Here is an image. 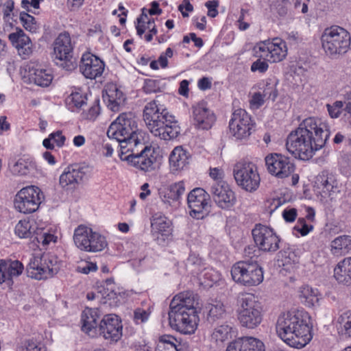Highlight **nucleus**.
I'll use <instances>...</instances> for the list:
<instances>
[{
	"instance_id": "obj_1",
	"label": "nucleus",
	"mask_w": 351,
	"mask_h": 351,
	"mask_svg": "<svg viewBox=\"0 0 351 351\" xmlns=\"http://www.w3.org/2000/svg\"><path fill=\"white\" fill-rule=\"evenodd\" d=\"M329 135V126L326 120L308 117L288 135L286 148L295 158L308 160L324 146Z\"/></svg>"
},
{
	"instance_id": "obj_2",
	"label": "nucleus",
	"mask_w": 351,
	"mask_h": 351,
	"mask_svg": "<svg viewBox=\"0 0 351 351\" xmlns=\"http://www.w3.org/2000/svg\"><path fill=\"white\" fill-rule=\"evenodd\" d=\"M276 328L278 336L293 348L301 349L313 339L311 317L303 308H292L282 313Z\"/></svg>"
},
{
	"instance_id": "obj_3",
	"label": "nucleus",
	"mask_w": 351,
	"mask_h": 351,
	"mask_svg": "<svg viewBox=\"0 0 351 351\" xmlns=\"http://www.w3.org/2000/svg\"><path fill=\"white\" fill-rule=\"evenodd\" d=\"M195 295L191 292L180 293L170 303L169 322L171 328L184 335L193 334L199 322Z\"/></svg>"
},
{
	"instance_id": "obj_4",
	"label": "nucleus",
	"mask_w": 351,
	"mask_h": 351,
	"mask_svg": "<svg viewBox=\"0 0 351 351\" xmlns=\"http://www.w3.org/2000/svg\"><path fill=\"white\" fill-rule=\"evenodd\" d=\"M107 136L119 143V153L122 154L128 152L131 147L136 148L147 141V133L138 128L136 117L132 112L119 114L110 125Z\"/></svg>"
},
{
	"instance_id": "obj_5",
	"label": "nucleus",
	"mask_w": 351,
	"mask_h": 351,
	"mask_svg": "<svg viewBox=\"0 0 351 351\" xmlns=\"http://www.w3.org/2000/svg\"><path fill=\"white\" fill-rule=\"evenodd\" d=\"M143 119L151 133L160 139L171 140L180 134L176 117L155 100L145 105Z\"/></svg>"
},
{
	"instance_id": "obj_6",
	"label": "nucleus",
	"mask_w": 351,
	"mask_h": 351,
	"mask_svg": "<svg viewBox=\"0 0 351 351\" xmlns=\"http://www.w3.org/2000/svg\"><path fill=\"white\" fill-rule=\"evenodd\" d=\"M320 40L325 55L331 59H337L347 53L351 44L350 33L338 25L325 28Z\"/></svg>"
},
{
	"instance_id": "obj_7",
	"label": "nucleus",
	"mask_w": 351,
	"mask_h": 351,
	"mask_svg": "<svg viewBox=\"0 0 351 351\" xmlns=\"http://www.w3.org/2000/svg\"><path fill=\"white\" fill-rule=\"evenodd\" d=\"M145 143L146 141L143 142L142 145L136 148L131 147L125 154L119 153V158L144 171L157 169L160 165L161 156L154 148L145 145Z\"/></svg>"
},
{
	"instance_id": "obj_8",
	"label": "nucleus",
	"mask_w": 351,
	"mask_h": 351,
	"mask_svg": "<svg viewBox=\"0 0 351 351\" xmlns=\"http://www.w3.org/2000/svg\"><path fill=\"white\" fill-rule=\"evenodd\" d=\"M237 316L240 324L249 329L256 328L261 324L263 306L254 294L245 293L240 296Z\"/></svg>"
},
{
	"instance_id": "obj_9",
	"label": "nucleus",
	"mask_w": 351,
	"mask_h": 351,
	"mask_svg": "<svg viewBox=\"0 0 351 351\" xmlns=\"http://www.w3.org/2000/svg\"><path fill=\"white\" fill-rule=\"evenodd\" d=\"M27 276L36 280L47 279L56 274L59 269L56 256L47 254H34L27 265Z\"/></svg>"
},
{
	"instance_id": "obj_10",
	"label": "nucleus",
	"mask_w": 351,
	"mask_h": 351,
	"mask_svg": "<svg viewBox=\"0 0 351 351\" xmlns=\"http://www.w3.org/2000/svg\"><path fill=\"white\" fill-rule=\"evenodd\" d=\"M232 280L245 287L258 285L263 280V271L256 262L239 261L231 268Z\"/></svg>"
},
{
	"instance_id": "obj_11",
	"label": "nucleus",
	"mask_w": 351,
	"mask_h": 351,
	"mask_svg": "<svg viewBox=\"0 0 351 351\" xmlns=\"http://www.w3.org/2000/svg\"><path fill=\"white\" fill-rule=\"evenodd\" d=\"M45 196L42 190L30 185L19 190L14 199V208L23 214H30L38 210Z\"/></svg>"
},
{
	"instance_id": "obj_12",
	"label": "nucleus",
	"mask_w": 351,
	"mask_h": 351,
	"mask_svg": "<svg viewBox=\"0 0 351 351\" xmlns=\"http://www.w3.org/2000/svg\"><path fill=\"white\" fill-rule=\"evenodd\" d=\"M286 42L280 38L258 43L253 48L254 56L270 62H279L287 56Z\"/></svg>"
},
{
	"instance_id": "obj_13",
	"label": "nucleus",
	"mask_w": 351,
	"mask_h": 351,
	"mask_svg": "<svg viewBox=\"0 0 351 351\" xmlns=\"http://www.w3.org/2000/svg\"><path fill=\"white\" fill-rule=\"evenodd\" d=\"M233 173L237 184L246 191L254 192L259 187L261 178L258 168L253 162H237L234 167Z\"/></svg>"
},
{
	"instance_id": "obj_14",
	"label": "nucleus",
	"mask_w": 351,
	"mask_h": 351,
	"mask_svg": "<svg viewBox=\"0 0 351 351\" xmlns=\"http://www.w3.org/2000/svg\"><path fill=\"white\" fill-rule=\"evenodd\" d=\"M254 127L251 116L242 108H239L232 114L229 121L230 135L239 141L247 140L252 133Z\"/></svg>"
},
{
	"instance_id": "obj_15",
	"label": "nucleus",
	"mask_w": 351,
	"mask_h": 351,
	"mask_svg": "<svg viewBox=\"0 0 351 351\" xmlns=\"http://www.w3.org/2000/svg\"><path fill=\"white\" fill-rule=\"evenodd\" d=\"M265 162L268 173L277 179H285L295 171V166L290 158L281 154H267Z\"/></svg>"
},
{
	"instance_id": "obj_16",
	"label": "nucleus",
	"mask_w": 351,
	"mask_h": 351,
	"mask_svg": "<svg viewBox=\"0 0 351 351\" xmlns=\"http://www.w3.org/2000/svg\"><path fill=\"white\" fill-rule=\"evenodd\" d=\"M209 194L202 188L193 189L187 196L190 215L195 219H203L209 213L210 207Z\"/></svg>"
},
{
	"instance_id": "obj_17",
	"label": "nucleus",
	"mask_w": 351,
	"mask_h": 351,
	"mask_svg": "<svg viewBox=\"0 0 351 351\" xmlns=\"http://www.w3.org/2000/svg\"><path fill=\"white\" fill-rule=\"evenodd\" d=\"M315 191L325 202L335 199L341 191L342 184L335 176L327 171H323L316 178Z\"/></svg>"
},
{
	"instance_id": "obj_18",
	"label": "nucleus",
	"mask_w": 351,
	"mask_h": 351,
	"mask_svg": "<svg viewBox=\"0 0 351 351\" xmlns=\"http://www.w3.org/2000/svg\"><path fill=\"white\" fill-rule=\"evenodd\" d=\"M252 236L256 247L261 251L274 252L279 248L278 236L267 226L256 225L252 230Z\"/></svg>"
},
{
	"instance_id": "obj_19",
	"label": "nucleus",
	"mask_w": 351,
	"mask_h": 351,
	"mask_svg": "<svg viewBox=\"0 0 351 351\" xmlns=\"http://www.w3.org/2000/svg\"><path fill=\"white\" fill-rule=\"evenodd\" d=\"M98 334L110 342H117L123 335L121 319L115 314L105 315L99 324Z\"/></svg>"
},
{
	"instance_id": "obj_20",
	"label": "nucleus",
	"mask_w": 351,
	"mask_h": 351,
	"mask_svg": "<svg viewBox=\"0 0 351 351\" xmlns=\"http://www.w3.org/2000/svg\"><path fill=\"white\" fill-rule=\"evenodd\" d=\"M150 221L152 236L158 243L163 244L171 235V221L161 213L152 215Z\"/></svg>"
},
{
	"instance_id": "obj_21",
	"label": "nucleus",
	"mask_w": 351,
	"mask_h": 351,
	"mask_svg": "<svg viewBox=\"0 0 351 351\" xmlns=\"http://www.w3.org/2000/svg\"><path fill=\"white\" fill-rule=\"evenodd\" d=\"M210 193L217 206L223 209H229L235 204V194L226 182L213 183Z\"/></svg>"
},
{
	"instance_id": "obj_22",
	"label": "nucleus",
	"mask_w": 351,
	"mask_h": 351,
	"mask_svg": "<svg viewBox=\"0 0 351 351\" xmlns=\"http://www.w3.org/2000/svg\"><path fill=\"white\" fill-rule=\"evenodd\" d=\"M105 63L99 57L91 53L82 55L80 64V71L87 79L94 80L100 77L104 71Z\"/></svg>"
},
{
	"instance_id": "obj_23",
	"label": "nucleus",
	"mask_w": 351,
	"mask_h": 351,
	"mask_svg": "<svg viewBox=\"0 0 351 351\" xmlns=\"http://www.w3.org/2000/svg\"><path fill=\"white\" fill-rule=\"evenodd\" d=\"M23 78L29 84H33L40 87L49 86L53 79L52 71L49 69L38 64L29 65Z\"/></svg>"
},
{
	"instance_id": "obj_24",
	"label": "nucleus",
	"mask_w": 351,
	"mask_h": 351,
	"mask_svg": "<svg viewBox=\"0 0 351 351\" xmlns=\"http://www.w3.org/2000/svg\"><path fill=\"white\" fill-rule=\"evenodd\" d=\"M59 235L60 232L57 227L40 223L37 228L35 239L39 247L47 249L50 245L57 243Z\"/></svg>"
},
{
	"instance_id": "obj_25",
	"label": "nucleus",
	"mask_w": 351,
	"mask_h": 351,
	"mask_svg": "<svg viewBox=\"0 0 351 351\" xmlns=\"http://www.w3.org/2000/svg\"><path fill=\"white\" fill-rule=\"evenodd\" d=\"M194 125L199 129L208 130L213 125L215 117L204 103H198L192 108Z\"/></svg>"
},
{
	"instance_id": "obj_26",
	"label": "nucleus",
	"mask_w": 351,
	"mask_h": 351,
	"mask_svg": "<svg viewBox=\"0 0 351 351\" xmlns=\"http://www.w3.org/2000/svg\"><path fill=\"white\" fill-rule=\"evenodd\" d=\"M191 155L182 146H177L171 152L169 156V171L178 174L187 168Z\"/></svg>"
},
{
	"instance_id": "obj_27",
	"label": "nucleus",
	"mask_w": 351,
	"mask_h": 351,
	"mask_svg": "<svg viewBox=\"0 0 351 351\" xmlns=\"http://www.w3.org/2000/svg\"><path fill=\"white\" fill-rule=\"evenodd\" d=\"M23 270L24 266L19 261H1L0 262V284L6 282L9 286L11 285L13 278L19 276Z\"/></svg>"
},
{
	"instance_id": "obj_28",
	"label": "nucleus",
	"mask_w": 351,
	"mask_h": 351,
	"mask_svg": "<svg viewBox=\"0 0 351 351\" xmlns=\"http://www.w3.org/2000/svg\"><path fill=\"white\" fill-rule=\"evenodd\" d=\"M103 97L107 107L113 112H118L125 99L122 90L114 84L106 85Z\"/></svg>"
},
{
	"instance_id": "obj_29",
	"label": "nucleus",
	"mask_w": 351,
	"mask_h": 351,
	"mask_svg": "<svg viewBox=\"0 0 351 351\" xmlns=\"http://www.w3.org/2000/svg\"><path fill=\"white\" fill-rule=\"evenodd\" d=\"M8 38L23 58H26L32 53L33 44L22 29H19L10 34Z\"/></svg>"
},
{
	"instance_id": "obj_30",
	"label": "nucleus",
	"mask_w": 351,
	"mask_h": 351,
	"mask_svg": "<svg viewBox=\"0 0 351 351\" xmlns=\"http://www.w3.org/2000/svg\"><path fill=\"white\" fill-rule=\"evenodd\" d=\"M278 263L282 274L293 273L299 267V256L293 249L287 247L278 253Z\"/></svg>"
},
{
	"instance_id": "obj_31",
	"label": "nucleus",
	"mask_w": 351,
	"mask_h": 351,
	"mask_svg": "<svg viewBox=\"0 0 351 351\" xmlns=\"http://www.w3.org/2000/svg\"><path fill=\"white\" fill-rule=\"evenodd\" d=\"M83 172L74 167H66L60 176L59 183L65 191H73L82 180Z\"/></svg>"
},
{
	"instance_id": "obj_32",
	"label": "nucleus",
	"mask_w": 351,
	"mask_h": 351,
	"mask_svg": "<svg viewBox=\"0 0 351 351\" xmlns=\"http://www.w3.org/2000/svg\"><path fill=\"white\" fill-rule=\"evenodd\" d=\"M226 351H265V346L256 338L245 337L230 343Z\"/></svg>"
},
{
	"instance_id": "obj_33",
	"label": "nucleus",
	"mask_w": 351,
	"mask_h": 351,
	"mask_svg": "<svg viewBox=\"0 0 351 351\" xmlns=\"http://www.w3.org/2000/svg\"><path fill=\"white\" fill-rule=\"evenodd\" d=\"M99 318L97 309H84L82 313V330L91 337H97L99 331Z\"/></svg>"
},
{
	"instance_id": "obj_34",
	"label": "nucleus",
	"mask_w": 351,
	"mask_h": 351,
	"mask_svg": "<svg viewBox=\"0 0 351 351\" xmlns=\"http://www.w3.org/2000/svg\"><path fill=\"white\" fill-rule=\"evenodd\" d=\"M73 47L68 33L59 34L53 43V55L56 59L66 60L71 57Z\"/></svg>"
},
{
	"instance_id": "obj_35",
	"label": "nucleus",
	"mask_w": 351,
	"mask_h": 351,
	"mask_svg": "<svg viewBox=\"0 0 351 351\" xmlns=\"http://www.w3.org/2000/svg\"><path fill=\"white\" fill-rule=\"evenodd\" d=\"M66 108L73 112H78L87 104V95L81 88H74L64 100Z\"/></svg>"
},
{
	"instance_id": "obj_36",
	"label": "nucleus",
	"mask_w": 351,
	"mask_h": 351,
	"mask_svg": "<svg viewBox=\"0 0 351 351\" xmlns=\"http://www.w3.org/2000/svg\"><path fill=\"white\" fill-rule=\"evenodd\" d=\"M298 297L306 306L315 307L319 304L322 295L317 289L303 285L298 289Z\"/></svg>"
},
{
	"instance_id": "obj_37",
	"label": "nucleus",
	"mask_w": 351,
	"mask_h": 351,
	"mask_svg": "<svg viewBox=\"0 0 351 351\" xmlns=\"http://www.w3.org/2000/svg\"><path fill=\"white\" fill-rule=\"evenodd\" d=\"M185 191V184L183 181L175 182L167 188L161 190L160 197L162 200L168 204L177 202Z\"/></svg>"
},
{
	"instance_id": "obj_38",
	"label": "nucleus",
	"mask_w": 351,
	"mask_h": 351,
	"mask_svg": "<svg viewBox=\"0 0 351 351\" xmlns=\"http://www.w3.org/2000/svg\"><path fill=\"white\" fill-rule=\"evenodd\" d=\"M330 253L335 256H342L351 251V236L341 235L334 239L330 244Z\"/></svg>"
},
{
	"instance_id": "obj_39",
	"label": "nucleus",
	"mask_w": 351,
	"mask_h": 351,
	"mask_svg": "<svg viewBox=\"0 0 351 351\" xmlns=\"http://www.w3.org/2000/svg\"><path fill=\"white\" fill-rule=\"evenodd\" d=\"M334 276L340 283L351 285V256L340 261L334 269Z\"/></svg>"
},
{
	"instance_id": "obj_40",
	"label": "nucleus",
	"mask_w": 351,
	"mask_h": 351,
	"mask_svg": "<svg viewBox=\"0 0 351 351\" xmlns=\"http://www.w3.org/2000/svg\"><path fill=\"white\" fill-rule=\"evenodd\" d=\"M108 245L106 237L99 232L93 231L88 237V243H84L82 251L87 252H98L104 250Z\"/></svg>"
},
{
	"instance_id": "obj_41",
	"label": "nucleus",
	"mask_w": 351,
	"mask_h": 351,
	"mask_svg": "<svg viewBox=\"0 0 351 351\" xmlns=\"http://www.w3.org/2000/svg\"><path fill=\"white\" fill-rule=\"evenodd\" d=\"M39 223L34 219L20 220L15 226V234L21 239H27L34 234Z\"/></svg>"
},
{
	"instance_id": "obj_42",
	"label": "nucleus",
	"mask_w": 351,
	"mask_h": 351,
	"mask_svg": "<svg viewBox=\"0 0 351 351\" xmlns=\"http://www.w3.org/2000/svg\"><path fill=\"white\" fill-rule=\"evenodd\" d=\"M94 230L92 228L86 225H79L75 228L73 235V241L75 245L80 250L84 247V243H88V237L91 236Z\"/></svg>"
},
{
	"instance_id": "obj_43",
	"label": "nucleus",
	"mask_w": 351,
	"mask_h": 351,
	"mask_svg": "<svg viewBox=\"0 0 351 351\" xmlns=\"http://www.w3.org/2000/svg\"><path fill=\"white\" fill-rule=\"evenodd\" d=\"M335 325L339 334L351 337V311L339 314L335 319Z\"/></svg>"
},
{
	"instance_id": "obj_44",
	"label": "nucleus",
	"mask_w": 351,
	"mask_h": 351,
	"mask_svg": "<svg viewBox=\"0 0 351 351\" xmlns=\"http://www.w3.org/2000/svg\"><path fill=\"white\" fill-rule=\"evenodd\" d=\"M179 344L173 336L163 335L159 337L155 351H178Z\"/></svg>"
},
{
	"instance_id": "obj_45",
	"label": "nucleus",
	"mask_w": 351,
	"mask_h": 351,
	"mask_svg": "<svg viewBox=\"0 0 351 351\" xmlns=\"http://www.w3.org/2000/svg\"><path fill=\"white\" fill-rule=\"evenodd\" d=\"M277 81L274 78H268L263 80L258 84V91H261L267 99H271L274 100L277 95L278 92L276 89Z\"/></svg>"
},
{
	"instance_id": "obj_46",
	"label": "nucleus",
	"mask_w": 351,
	"mask_h": 351,
	"mask_svg": "<svg viewBox=\"0 0 351 351\" xmlns=\"http://www.w3.org/2000/svg\"><path fill=\"white\" fill-rule=\"evenodd\" d=\"M233 330L232 327L227 324L217 326L211 335V339L217 343H223L232 337Z\"/></svg>"
},
{
	"instance_id": "obj_47",
	"label": "nucleus",
	"mask_w": 351,
	"mask_h": 351,
	"mask_svg": "<svg viewBox=\"0 0 351 351\" xmlns=\"http://www.w3.org/2000/svg\"><path fill=\"white\" fill-rule=\"evenodd\" d=\"M199 271V280L206 286H212L221 279V274L213 267H204Z\"/></svg>"
},
{
	"instance_id": "obj_48",
	"label": "nucleus",
	"mask_w": 351,
	"mask_h": 351,
	"mask_svg": "<svg viewBox=\"0 0 351 351\" xmlns=\"http://www.w3.org/2000/svg\"><path fill=\"white\" fill-rule=\"evenodd\" d=\"M66 141V137L60 130L51 133L47 138L43 141V146L47 149H53L55 146L62 147Z\"/></svg>"
},
{
	"instance_id": "obj_49",
	"label": "nucleus",
	"mask_w": 351,
	"mask_h": 351,
	"mask_svg": "<svg viewBox=\"0 0 351 351\" xmlns=\"http://www.w3.org/2000/svg\"><path fill=\"white\" fill-rule=\"evenodd\" d=\"M35 167L34 162L29 158H21L11 167L13 173L24 176Z\"/></svg>"
},
{
	"instance_id": "obj_50",
	"label": "nucleus",
	"mask_w": 351,
	"mask_h": 351,
	"mask_svg": "<svg viewBox=\"0 0 351 351\" xmlns=\"http://www.w3.org/2000/svg\"><path fill=\"white\" fill-rule=\"evenodd\" d=\"M208 308V317L213 321L223 318L226 315L224 305L221 302L216 301L215 303L209 304Z\"/></svg>"
},
{
	"instance_id": "obj_51",
	"label": "nucleus",
	"mask_w": 351,
	"mask_h": 351,
	"mask_svg": "<svg viewBox=\"0 0 351 351\" xmlns=\"http://www.w3.org/2000/svg\"><path fill=\"white\" fill-rule=\"evenodd\" d=\"M313 230V226L307 224L304 218H300L293 228V234L297 237H304L312 232Z\"/></svg>"
},
{
	"instance_id": "obj_52",
	"label": "nucleus",
	"mask_w": 351,
	"mask_h": 351,
	"mask_svg": "<svg viewBox=\"0 0 351 351\" xmlns=\"http://www.w3.org/2000/svg\"><path fill=\"white\" fill-rule=\"evenodd\" d=\"M19 19L21 23L26 30L31 32H36L38 29V25H37L34 17L30 14L25 12H22L20 13Z\"/></svg>"
},
{
	"instance_id": "obj_53",
	"label": "nucleus",
	"mask_w": 351,
	"mask_h": 351,
	"mask_svg": "<svg viewBox=\"0 0 351 351\" xmlns=\"http://www.w3.org/2000/svg\"><path fill=\"white\" fill-rule=\"evenodd\" d=\"M326 106L328 114L332 119H337L339 117L341 112L344 111V106L342 101H335L332 104H326Z\"/></svg>"
},
{
	"instance_id": "obj_54",
	"label": "nucleus",
	"mask_w": 351,
	"mask_h": 351,
	"mask_svg": "<svg viewBox=\"0 0 351 351\" xmlns=\"http://www.w3.org/2000/svg\"><path fill=\"white\" fill-rule=\"evenodd\" d=\"M144 10H143V14L141 16L137 19V25H136V29L137 31L138 35L141 36L147 30L149 31L148 23H151L153 19H150L148 17L147 14L144 13Z\"/></svg>"
},
{
	"instance_id": "obj_55",
	"label": "nucleus",
	"mask_w": 351,
	"mask_h": 351,
	"mask_svg": "<svg viewBox=\"0 0 351 351\" xmlns=\"http://www.w3.org/2000/svg\"><path fill=\"white\" fill-rule=\"evenodd\" d=\"M339 163L341 173L346 176H351V153L342 155Z\"/></svg>"
},
{
	"instance_id": "obj_56",
	"label": "nucleus",
	"mask_w": 351,
	"mask_h": 351,
	"mask_svg": "<svg viewBox=\"0 0 351 351\" xmlns=\"http://www.w3.org/2000/svg\"><path fill=\"white\" fill-rule=\"evenodd\" d=\"M164 88V85L156 80H147L143 86L144 91L146 93H152L160 92Z\"/></svg>"
},
{
	"instance_id": "obj_57",
	"label": "nucleus",
	"mask_w": 351,
	"mask_h": 351,
	"mask_svg": "<svg viewBox=\"0 0 351 351\" xmlns=\"http://www.w3.org/2000/svg\"><path fill=\"white\" fill-rule=\"evenodd\" d=\"M267 98L262 95L261 91H258L252 95L250 99V106L252 110H257L260 108L265 101Z\"/></svg>"
},
{
	"instance_id": "obj_58",
	"label": "nucleus",
	"mask_w": 351,
	"mask_h": 351,
	"mask_svg": "<svg viewBox=\"0 0 351 351\" xmlns=\"http://www.w3.org/2000/svg\"><path fill=\"white\" fill-rule=\"evenodd\" d=\"M151 311L149 308L143 309L141 308H136L134 312V320L136 324H142L147 322L149 317Z\"/></svg>"
},
{
	"instance_id": "obj_59",
	"label": "nucleus",
	"mask_w": 351,
	"mask_h": 351,
	"mask_svg": "<svg viewBox=\"0 0 351 351\" xmlns=\"http://www.w3.org/2000/svg\"><path fill=\"white\" fill-rule=\"evenodd\" d=\"M187 266H195L197 267V271H199L204 267V263L202 258L195 253H191L186 260Z\"/></svg>"
},
{
	"instance_id": "obj_60",
	"label": "nucleus",
	"mask_w": 351,
	"mask_h": 351,
	"mask_svg": "<svg viewBox=\"0 0 351 351\" xmlns=\"http://www.w3.org/2000/svg\"><path fill=\"white\" fill-rule=\"evenodd\" d=\"M97 269V266L96 263L88 261H82L76 267V270L78 272L85 274H88L91 271H95Z\"/></svg>"
},
{
	"instance_id": "obj_61",
	"label": "nucleus",
	"mask_w": 351,
	"mask_h": 351,
	"mask_svg": "<svg viewBox=\"0 0 351 351\" xmlns=\"http://www.w3.org/2000/svg\"><path fill=\"white\" fill-rule=\"evenodd\" d=\"M100 107L97 102H95L87 111L83 112L82 117L88 120H95L99 114Z\"/></svg>"
},
{
	"instance_id": "obj_62",
	"label": "nucleus",
	"mask_w": 351,
	"mask_h": 351,
	"mask_svg": "<svg viewBox=\"0 0 351 351\" xmlns=\"http://www.w3.org/2000/svg\"><path fill=\"white\" fill-rule=\"evenodd\" d=\"M258 59L254 62L251 65V71L252 72L258 71L259 73H265L267 71L269 65L267 60L263 58H258Z\"/></svg>"
},
{
	"instance_id": "obj_63",
	"label": "nucleus",
	"mask_w": 351,
	"mask_h": 351,
	"mask_svg": "<svg viewBox=\"0 0 351 351\" xmlns=\"http://www.w3.org/2000/svg\"><path fill=\"white\" fill-rule=\"evenodd\" d=\"M21 351H47L46 348L37 341H27Z\"/></svg>"
},
{
	"instance_id": "obj_64",
	"label": "nucleus",
	"mask_w": 351,
	"mask_h": 351,
	"mask_svg": "<svg viewBox=\"0 0 351 351\" xmlns=\"http://www.w3.org/2000/svg\"><path fill=\"white\" fill-rule=\"evenodd\" d=\"M344 106L345 116L349 120L351 124V91L347 93L344 95V100L343 101Z\"/></svg>"
}]
</instances>
